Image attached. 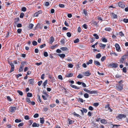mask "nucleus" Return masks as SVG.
I'll return each instance as SVG.
<instances>
[{
	"mask_svg": "<svg viewBox=\"0 0 128 128\" xmlns=\"http://www.w3.org/2000/svg\"><path fill=\"white\" fill-rule=\"evenodd\" d=\"M29 82L30 84H33L34 82V79H30L29 80Z\"/></svg>",
	"mask_w": 128,
	"mask_h": 128,
	"instance_id": "22",
	"label": "nucleus"
},
{
	"mask_svg": "<svg viewBox=\"0 0 128 128\" xmlns=\"http://www.w3.org/2000/svg\"><path fill=\"white\" fill-rule=\"evenodd\" d=\"M104 30H106V31H109V32L110 31L112 30L111 28H110V27L106 28H105Z\"/></svg>",
	"mask_w": 128,
	"mask_h": 128,
	"instance_id": "27",
	"label": "nucleus"
},
{
	"mask_svg": "<svg viewBox=\"0 0 128 128\" xmlns=\"http://www.w3.org/2000/svg\"><path fill=\"white\" fill-rule=\"evenodd\" d=\"M22 76V75L21 74H17L16 75V77L17 78H18L20 76Z\"/></svg>",
	"mask_w": 128,
	"mask_h": 128,
	"instance_id": "61",
	"label": "nucleus"
},
{
	"mask_svg": "<svg viewBox=\"0 0 128 128\" xmlns=\"http://www.w3.org/2000/svg\"><path fill=\"white\" fill-rule=\"evenodd\" d=\"M27 96L28 97H32V93L28 92L27 94Z\"/></svg>",
	"mask_w": 128,
	"mask_h": 128,
	"instance_id": "39",
	"label": "nucleus"
},
{
	"mask_svg": "<svg viewBox=\"0 0 128 128\" xmlns=\"http://www.w3.org/2000/svg\"><path fill=\"white\" fill-rule=\"evenodd\" d=\"M24 14L23 13H21L20 14V18H22L23 17Z\"/></svg>",
	"mask_w": 128,
	"mask_h": 128,
	"instance_id": "62",
	"label": "nucleus"
},
{
	"mask_svg": "<svg viewBox=\"0 0 128 128\" xmlns=\"http://www.w3.org/2000/svg\"><path fill=\"white\" fill-rule=\"evenodd\" d=\"M42 11L41 10H40L37 12H36L34 15V16L35 17H37L38 16L39 14H41L42 13Z\"/></svg>",
	"mask_w": 128,
	"mask_h": 128,
	"instance_id": "6",
	"label": "nucleus"
},
{
	"mask_svg": "<svg viewBox=\"0 0 128 128\" xmlns=\"http://www.w3.org/2000/svg\"><path fill=\"white\" fill-rule=\"evenodd\" d=\"M16 110V107L15 106H12L10 107L9 110L10 112H14Z\"/></svg>",
	"mask_w": 128,
	"mask_h": 128,
	"instance_id": "4",
	"label": "nucleus"
},
{
	"mask_svg": "<svg viewBox=\"0 0 128 128\" xmlns=\"http://www.w3.org/2000/svg\"><path fill=\"white\" fill-rule=\"evenodd\" d=\"M73 75V74L71 73H69L66 75V76L68 77H72Z\"/></svg>",
	"mask_w": 128,
	"mask_h": 128,
	"instance_id": "29",
	"label": "nucleus"
},
{
	"mask_svg": "<svg viewBox=\"0 0 128 128\" xmlns=\"http://www.w3.org/2000/svg\"><path fill=\"white\" fill-rule=\"evenodd\" d=\"M37 100L39 102H42V100L40 96L39 95H37Z\"/></svg>",
	"mask_w": 128,
	"mask_h": 128,
	"instance_id": "18",
	"label": "nucleus"
},
{
	"mask_svg": "<svg viewBox=\"0 0 128 128\" xmlns=\"http://www.w3.org/2000/svg\"><path fill=\"white\" fill-rule=\"evenodd\" d=\"M110 66H111L112 68H117L118 67V65L117 64H116L115 63H113L112 64H110Z\"/></svg>",
	"mask_w": 128,
	"mask_h": 128,
	"instance_id": "10",
	"label": "nucleus"
},
{
	"mask_svg": "<svg viewBox=\"0 0 128 128\" xmlns=\"http://www.w3.org/2000/svg\"><path fill=\"white\" fill-rule=\"evenodd\" d=\"M26 101L28 103H30L31 102V101L30 100V98H26Z\"/></svg>",
	"mask_w": 128,
	"mask_h": 128,
	"instance_id": "52",
	"label": "nucleus"
},
{
	"mask_svg": "<svg viewBox=\"0 0 128 128\" xmlns=\"http://www.w3.org/2000/svg\"><path fill=\"white\" fill-rule=\"evenodd\" d=\"M66 34L67 36L69 38H70L71 36V34L70 32H67Z\"/></svg>",
	"mask_w": 128,
	"mask_h": 128,
	"instance_id": "43",
	"label": "nucleus"
},
{
	"mask_svg": "<svg viewBox=\"0 0 128 128\" xmlns=\"http://www.w3.org/2000/svg\"><path fill=\"white\" fill-rule=\"evenodd\" d=\"M8 64L10 65L11 68H14V64L12 62H8Z\"/></svg>",
	"mask_w": 128,
	"mask_h": 128,
	"instance_id": "28",
	"label": "nucleus"
},
{
	"mask_svg": "<svg viewBox=\"0 0 128 128\" xmlns=\"http://www.w3.org/2000/svg\"><path fill=\"white\" fill-rule=\"evenodd\" d=\"M58 6L60 7L61 8H64V4H59Z\"/></svg>",
	"mask_w": 128,
	"mask_h": 128,
	"instance_id": "46",
	"label": "nucleus"
},
{
	"mask_svg": "<svg viewBox=\"0 0 128 128\" xmlns=\"http://www.w3.org/2000/svg\"><path fill=\"white\" fill-rule=\"evenodd\" d=\"M34 26V24H30L29 25V28L30 29L32 28Z\"/></svg>",
	"mask_w": 128,
	"mask_h": 128,
	"instance_id": "45",
	"label": "nucleus"
},
{
	"mask_svg": "<svg viewBox=\"0 0 128 128\" xmlns=\"http://www.w3.org/2000/svg\"><path fill=\"white\" fill-rule=\"evenodd\" d=\"M39 124L37 123H36V122H34L32 124V126L33 127H38L39 126Z\"/></svg>",
	"mask_w": 128,
	"mask_h": 128,
	"instance_id": "13",
	"label": "nucleus"
},
{
	"mask_svg": "<svg viewBox=\"0 0 128 128\" xmlns=\"http://www.w3.org/2000/svg\"><path fill=\"white\" fill-rule=\"evenodd\" d=\"M22 122L20 119H16L15 120V122L16 123H19Z\"/></svg>",
	"mask_w": 128,
	"mask_h": 128,
	"instance_id": "38",
	"label": "nucleus"
},
{
	"mask_svg": "<svg viewBox=\"0 0 128 128\" xmlns=\"http://www.w3.org/2000/svg\"><path fill=\"white\" fill-rule=\"evenodd\" d=\"M21 64L22 65V66H24L25 65L27 64V62L25 61H22L21 62Z\"/></svg>",
	"mask_w": 128,
	"mask_h": 128,
	"instance_id": "26",
	"label": "nucleus"
},
{
	"mask_svg": "<svg viewBox=\"0 0 128 128\" xmlns=\"http://www.w3.org/2000/svg\"><path fill=\"white\" fill-rule=\"evenodd\" d=\"M123 21L126 23L128 22V19L124 18L123 20Z\"/></svg>",
	"mask_w": 128,
	"mask_h": 128,
	"instance_id": "56",
	"label": "nucleus"
},
{
	"mask_svg": "<svg viewBox=\"0 0 128 128\" xmlns=\"http://www.w3.org/2000/svg\"><path fill=\"white\" fill-rule=\"evenodd\" d=\"M26 10V8L25 7H23L22 8V10L23 12H25Z\"/></svg>",
	"mask_w": 128,
	"mask_h": 128,
	"instance_id": "57",
	"label": "nucleus"
},
{
	"mask_svg": "<svg viewBox=\"0 0 128 128\" xmlns=\"http://www.w3.org/2000/svg\"><path fill=\"white\" fill-rule=\"evenodd\" d=\"M82 27L84 28L85 29H86L87 28V25L85 24H84L82 25Z\"/></svg>",
	"mask_w": 128,
	"mask_h": 128,
	"instance_id": "58",
	"label": "nucleus"
},
{
	"mask_svg": "<svg viewBox=\"0 0 128 128\" xmlns=\"http://www.w3.org/2000/svg\"><path fill=\"white\" fill-rule=\"evenodd\" d=\"M32 44L33 45L36 46L37 45V42L36 41L34 40L32 42Z\"/></svg>",
	"mask_w": 128,
	"mask_h": 128,
	"instance_id": "42",
	"label": "nucleus"
},
{
	"mask_svg": "<svg viewBox=\"0 0 128 128\" xmlns=\"http://www.w3.org/2000/svg\"><path fill=\"white\" fill-rule=\"evenodd\" d=\"M43 93L47 97H48V94L46 93L45 90H44L43 91Z\"/></svg>",
	"mask_w": 128,
	"mask_h": 128,
	"instance_id": "37",
	"label": "nucleus"
},
{
	"mask_svg": "<svg viewBox=\"0 0 128 128\" xmlns=\"http://www.w3.org/2000/svg\"><path fill=\"white\" fill-rule=\"evenodd\" d=\"M100 122L102 123L106 124L107 123L106 120L104 119H102L100 120Z\"/></svg>",
	"mask_w": 128,
	"mask_h": 128,
	"instance_id": "20",
	"label": "nucleus"
},
{
	"mask_svg": "<svg viewBox=\"0 0 128 128\" xmlns=\"http://www.w3.org/2000/svg\"><path fill=\"white\" fill-rule=\"evenodd\" d=\"M59 56L61 58H64L65 57V55L64 54H59Z\"/></svg>",
	"mask_w": 128,
	"mask_h": 128,
	"instance_id": "40",
	"label": "nucleus"
},
{
	"mask_svg": "<svg viewBox=\"0 0 128 128\" xmlns=\"http://www.w3.org/2000/svg\"><path fill=\"white\" fill-rule=\"evenodd\" d=\"M19 20V18H15L14 20V22L15 24L16 23V22H18Z\"/></svg>",
	"mask_w": 128,
	"mask_h": 128,
	"instance_id": "34",
	"label": "nucleus"
},
{
	"mask_svg": "<svg viewBox=\"0 0 128 128\" xmlns=\"http://www.w3.org/2000/svg\"><path fill=\"white\" fill-rule=\"evenodd\" d=\"M68 120V122H69V124H72L74 122V121H73L72 120H71L70 119H69Z\"/></svg>",
	"mask_w": 128,
	"mask_h": 128,
	"instance_id": "48",
	"label": "nucleus"
},
{
	"mask_svg": "<svg viewBox=\"0 0 128 128\" xmlns=\"http://www.w3.org/2000/svg\"><path fill=\"white\" fill-rule=\"evenodd\" d=\"M44 55L45 57H47L48 56V54L46 52L44 51Z\"/></svg>",
	"mask_w": 128,
	"mask_h": 128,
	"instance_id": "35",
	"label": "nucleus"
},
{
	"mask_svg": "<svg viewBox=\"0 0 128 128\" xmlns=\"http://www.w3.org/2000/svg\"><path fill=\"white\" fill-rule=\"evenodd\" d=\"M83 90L84 91H85L90 94H96V93L97 92L96 91V90L90 91L86 88L83 89Z\"/></svg>",
	"mask_w": 128,
	"mask_h": 128,
	"instance_id": "2",
	"label": "nucleus"
},
{
	"mask_svg": "<svg viewBox=\"0 0 128 128\" xmlns=\"http://www.w3.org/2000/svg\"><path fill=\"white\" fill-rule=\"evenodd\" d=\"M101 56V55L100 53H98L96 55V58H100Z\"/></svg>",
	"mask_w": 128,
	"mask_h": 128,
	"instance_id": "33",
	"label": "nucleus"
},
{
	"mask_svg": "<svg viewBox=\"0 0 128 128\" xmlns=\"http://www.w3.org/2000/svg\"><path fill=\"white\" fill-rule=\"evenodd\" d=\"M102 41L104 42H106L108 41V40L105 38H102Z\"/></svg>",
	"mask_w": 128,
	"mask_h": 128,
	"instance_id": "36",
	"label": "nucleus"
},
{
	"mask_svg": "<svg viewBox=\"0 0 128 128\" xmlns=\"http://www.w3.org/2000/svg\"><path fill=\"white\" fill-rule=\"evenodd\" d=\"M83 74L84 76H90L91 74V73L88 71L84 72Z\"/></svg>",
	"mask_w": 128,
	"mask_h": 128,
	"instance_id": "8",
	"label": "nucleus"
},
{
	"mask_svg": "<svg viewBox=\"0 0 128 128\" xmlns=\"http://www.w3.org/2000/svg\"><path fill=\"white\" fill-rule=\"evenodd\" d=\"M115 46L116 48V49L117 51L119 52L120 48L118 44H115Z\"/></svg>",
	"mask_w": 128,
	"mask_h": 128,
	"instance_id": "9",
	"label": "nucleus"
},
{
	"mask_svg": "<svg viewBox=\"0 0 128 128\" xmlns=\"http://www.w3.org/2000/svg\"><path fill=\"white\" fill-rule=\"evenodd\" d=\"M72 114L74 116H75L77 117H79V118H80L81 117V116H80L79 114H77L75 112H74Z\"/></svg>",
	"mask_w": 128,
	"mask_h": 128,
	"instance_id": "16",
	"label": "nucleus"
},
{
	"mask_svg": "<svg viewBox=\"0 0 128 128\" xmlns=\"http://www.w3.org/2000/svg\"><path fill=\"white\" fill-rule=\"evenodd\" d=\"M40 123L41 124H43L44 122V119L43 118H40Z\"/></svg>",
	"mask_w": 128,
	"mask_h": 128,
	"instance_id": "21",
	"label": "nucleus"
},
{
	"mask_svg": "<svg viewBox=\"0 0 128 128\" xmlns=\"http://www.w3.org/2000/svg\"><path fill=\"white\" fill-rule=\"evenodd\" d=\"M123 72H126V67H124L122 69Z\"/></svg>",
	"mask_w": 128,
	"mask_h": 128,
	"instance_id": "59",
	"label": "nucleus"
},
{
	"mask_svg": "<svg viewBox=\"0 0 128 128\" xmlns=\"http://www.w3.org/2000/svg\"><path fill=\"white\" fill-rule=\"evenodd\" d=\"M105 110L108 111L109 110V109L110 107L109 106V105L108 104L105 106Z\"/></svg>",
	"mask_w": 128,
	"mask_h": 128,
	"instance_id": "25",
	"label": "nucleus"
},
{
	"mask_svg": "<svg viewBox=\"0 0 128 128\" xmlns=\"http://www.w3.org/2000/svg\"><path fill=\"white\" fill-rule=\"evenodd\" d=\"M47 80H46L43 83V85L44 88H46V86L47 83Z\"/></svg>",
	"mask_w": 128,
	"mask_h": 128,
	"instance_id": "19",
	"label": "nucleus"
},
{
	"mask_svg": "<svg viewBox=\"0 0 128 128\" xmlns=\"http://www.w3.org/2000/svg\"><path fill=\"white\" fill-rule=\"evenodd\" d=\"M112 16L114 18H117L118 16L117 15L115 14L114 13H112Z\"/></svg>",
	"mask_w": 128,
	"mask_h": 128,
	"instance_id": "30",
	"label": "nucleus"
},
{
	"mask_svg": "<svg viewBox=\"0 0 128 128\" xmlns=\"http://www.w3.org/2000/svg\"><path fill=\"white\" fill-rule=\"evenodd\" d=\"M7 99L8 101L9 102H11L12 100V99L11 98V97L9 96H6Z\"/></svg>",
	"mask_w": 128,
	"mask_h": 128,
	"instance_id": "24",
	"label": "nucleus"
},
{
	"mask_svg": "<svg viewBox=\"0 0 128 128\" xmlns=\"http://www.w3.org/2000/svg\"><path fill=\"white\" fill-rule=\"evenodd\" d=\"M106 46V44H103L102 43H100L99 44L100 46L103 48L105 47Z\"/></svg>",
	"mask_w": 128,
	"mask_h": 128,
	"instance_id": "17",
	"label": "nucleus"
},
{
	"mask_svg": "<svg viewBox=\"0 0 128 128\" xmlns=\"http://www.w3.org/2000/svg\"><path fill=\"white\" fill-rule=\"evenodd\" d=\"M84 98H88L89 97L88 94L87 93H86L84 95Z\"/></svg>",
	"mask_w": 128,
	"mask_h": 128,
	"instance_id": "44",
	"label": "nucleus"
},
{
	"mask_svg": "<svg viewBox=\"0 0 128 128\" xmlns=\"http://www.w3.org/2000/svg\"><path fill=\"white\" fill-rule=\"evenodd\" d=\"M60 42L62 44H64V39H62L60 41Z\"/></svg>",
	"mask_w": 128,
	"mask_h": 128,
	"instance_id": "55",
	"label": "nucleus"
},
{
	"mask_svg": "<svg viewBox=\"0 0 128 128\" xmlns=\"http://www.w3.org/2000/svg\"><path fill=\"white\" fill-rule=\"evenodd\" d=\"M94 64L97 66H100V63L98 61H96V60H94Z\"/></svg>",
	"mask_w": 128,
	"mask_h": 128,
	"instance_id": "12",
	"label": "nucleus"
},
{
	"mask_svg": "<svg viewBox=\"0 0 128 128\" xmlns=\"http://www.w3.org/2000/svg\"><path fill=\"white\" fill-rule=\"evenodd\" d=\"M60 49L63 51H66L68 50V48L66 47H62L60 48Z\"/></svg>",
	"mask_w": 128,
	"mask_h": 128,
	"instance_id": "23",
	"label": "nucleus"
},
{
	"mask_svg": "<svg viewBox=\"0 0 128 128\" xmlns=\"http://www.w3.org/2000/svg\"><path fill=\"white\" fill-rule=\"evenodd\" d=\"M127 56V55H125L121 58L120 60V63H123L124 61V60L126 59V56Z\"/></svg>",
	"mask_w": 128,
	"mask_h": 128,
	"instance_id": "5",
	"label": "nucleus"
},
{
	"mask_svg": "<svg viewBox=\"0 0 128 128\" xmlns=\"http://www.w3.org/2000/svg\"><path fill=\"white\" fill-rule=\"evenodd\" d=\"M68 66L69 68H72L73 67L74 65L70 63H69L68 64Z\"/></svg>",
	"mask_w": 128,
	"mask_h": 128,
	"instance_id": "41",
	"label": "nucleus"
},
{
	"mask_svg": "<svg viewBox=\"0 0 128 128\" xmlns=\"http://www.w3.org/2000/svg\"><path fill=\"white\" fill-rule=\"evenodd\" d=\"M70 86H71L72 87V88H74L75 89H77V90H78V89H79V88L78 87V86H77L75 85H74L73 84H71L70 85Z\"/></svg>",
	"mask_w": 128,
	"mask_h": 128,
	"instance_id": "15",
	"label": "nucleus"
},
{
	"mask_svg": "<svg viewBox=\"0 0 128 128\" xmlns=\"http://www.w3.org/2000/svg\"><path fill=\"white\" fill-rule=\"evenodd\" d=\"M93 36L95 37L96 39H98L99 38L98 36L96 34H94Z\"/></svg>",
	"mask_w": 128,
	"mask_h": 128,
	"instance_id": "31",
	"label": "nucleus"
},
{
	"mask_svg": "<svg viewBox=\"0 0 128 128\" xmlns=\"http://www.w3.org/2000/svg\"><path fill=\"white\" fill-rule=\"evenodd\" d=\"M79 41V40L78 38H77L74 41V42L75 43H78Z\"/></svg>",
	"mask_w": 128,
	"mask_h": 128,
	"instance_id": "47",
	"label": "nucleus"
},
{
	"mask_svg": "<svg viewBox=\"0 0 128 128\" xmlns=\"http://www.w3.org/2000/svg\"><path fill=\"white\" fill-rule=\"evenodd\" d=\"M46 46L45 44H42L40 46V48H42Z\"/></svg>",
	"mask_w": 128,
	"mask_h": 128,
	"instance_id": "64",
	"label": "nucleus"
},
{
	"mask_svg": "<svg viewBox=\"0 0 128 128\" xmlns=\"http://www.w3.org/2000/svg\"><path fill=\"white\" fill-rule=\"evenodd\" d=\"M87 10L86 9H84L83 10V12L82 13V14H84L85 16H86L87 15Z\"/></svg>",
	"mask_w": 128,
	"mask_h": 128,
	"instance_id": "14",
	"label": "nucleus"
},
{
	"mask_svg": "<svg viewBox=\"0 0 128 128\" xmlns=\"http://www.w3.org/2000/svg\"><path fill=\"white\" fill-rule=\"evenodd\" d=\"M126 116L125 115L123 114H120L118 115L116 117V118L118 120H120L122 118H125Z\"/></svg>",
	"mask_w": 128,
	"mask_h": 128,
	"instance_id": "1",
	"label": "nucleus"
},
{
	"mask_svg": "<svg viewBox=\"0 0 128 128\" xmlns=\"http://www.w3.org/2000/svg\"><path fill=\"white\" fill-rule=\"evenodd\" d=\"M119 35L121 36H124V34L123 33V32L122 31H121L119 32Z\"/></svg>",
	"mask_w": 128,
	"mask_h": 128,
	"instance_id": "50",
	"label": "nucleus"
},
{
	"mask_svg": "<svg viewBox=\"0 0 128 128\" xmlns=\"http://www.w3.org/2000/svg\"><path fill=\"white\" fill-rule=\"evenodd\" d=\"M78 102H80L82 103H83L84 102L82 98H78Z\"/></svg>",
	"mask_w": 128,
	"mask_h": 128,
	"instance_id": "51",
	"label": "nucleus"
},
{
	"mask_svg": "<svg viewBox=\"0 0 128 128\" xmlns=\"http://www.w3.org/2000/svg\"><path fill=\"white\" fill-rule=\"evenodd\" d=\"M118 5L120 7L122 8H124L125 6V4L122 2H119L118 3Z\"/></svg>",
	"mask_w": 128,
	"mask_h": 128,
	"instance_id": "7",
	"label": "nucleus"
},
{
	"mask_svg": "<svg viewBox=\"0 0 128 128\" xmlns=\"http://www.w3.org/2000/svg\"><path fill=\"white\" fill-rule=\"evenodd\" d=\"M123 86L122 84H117L116 87L118 90H120L123 89Z\"/></svg>",
	"mask_w": 128,
	"mask_h": 128,
	"instance_id": "3",
	"label": "nucleus"
},
{
	"mask_svg": "<svg viewBox=\"0 0 128 128\" xmlns=\"http://www.w3.org/2000/svg\"><path fill=\"white\" fill-rule=\"evenodd\" d=\"M42 97L43 99L44 100H46L47 99V98L48 97L47 96H44V95H42Z\"/></svg>",
	"mask_w": 128,
	"mask_h": 128,
	"instance_id": "53",
	"label": "nucleus"
},
{
	"mask_svg": "<svg viewBox=\"0 0 128 128\" xmlns=\"http://www.w3.org/2000/svg\"><path fill=\"white\" fill-rule=\"evenodd\" d=\"M24 119L26 120H28L30 119L28 115L26 116H24Z\"/></svg>",
	"mask_w": 128,
	"mask_h": 128,
	"instance_id": "54",
	"label": "nucleus"
},
{
	"mask_svg": "<svg viewBox=\"0 0 128 128\" xmlns=\"http://www.w3.org/2000/svg\"><path fill=\"white\" fill-rule=\"evenodd\" d=\"M17 92L18 93L20 96H22L23 95V92H22L20 90H18Z\"/></svg>",
	"mask_w": 128,
	"mask_h": 128,
	"instance_id": "32",
	"label": "nucleus"
},
{
	"mask_svg": "<svg viewBox=\"0 0 128 128\" xmlns=\"http://www.w3.org/2000/svg\"><path fill=\"white\" fill-rule=\"evenodd\" d=\"M54 41V39L53 37L51 36L50 37V39L49 42V43L50 44H52Z\"/></svg>",
	"mask_w": 128,
	"mask_h": 128,
	"instance_id": "11",
	"label": "nucleus"
},
{
	"mask_svg": "<svg viewBox=\"0 0 128 128\" xmlns=\"http://www.w3.org/2000/svg\"><path fill=\"white\" fill-rule=\"evenodd\" d=\"M77 77L78 78H80L83 77V76L82 75L80 74H79L78 76Z\"/></svg>",
	"mask_w": 128,
	"mask_h": 128,
	"instance_id": "49",
	"label": "nucleus"
},
{
	"mask_svg": "<svg viewBox=\"0 0 128 128\" xmlns=\"http://www.w3.org/2000/svg\"><path fill=\"white\" fill-rule=\"evenodd\" d=\"M24 124V123L23 122H21L18 125V126L19 127L22 126Z\"/></svg>",
	"mask_w": 128,
	"mask_h": 128,
	"instance_id": "60",
	"label": "nucleus"
},
{
	"mask_svg": "<svg viewBox=\"0 0 128 128\" xmlns=\"http://www.w3.org/2000/svg\"><path fill=\"white\" fill-rule=\"evenodd\" d=\"M38 116V114L37 113H36L34 115V118H37Z\"/></svg>",
	"mask_w": 128,
	"mask_h": 128,
	"instance_id": "63",
	"label": "nucleus"
}]
</instances>
